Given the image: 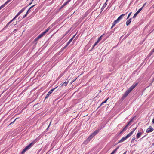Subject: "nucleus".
<instances>
[{"instance_id":"1","label":"nucleus","mask_w":154,"mask_h":154,"mask_svg":"<svg viewBox=\"0 0 154 154\" xmlns=\"http://www.w3.org/2000/svg\"><path fill=\"white\" fill-rule=\"evenodd\" d=\"M138 83H136L133 84L129 89H128L126 92L124 93L122 97V99L123 100L125 99L129 94L135 88L137 85Z\"/></svg>"},{"instance_id":"2","label":"nucleus","mask_w":154,"mask_h":154,"mask_svg":"<svg viewBox=\"0 0 154 154\" xmlns=\"http://www.w3.org/2000/svg\"><path fill=\"white\" fill-rule=\"evenodd\" d=\"M138 83H136L133 84L129 89H128L126 92L124 93L122 97V99L123 100L125 99L129 94L135 88L137 85Z\"/></svg>"},{"instance_id":"3","label":"nucleus","mask_w":154,"mask_h":154,"mask_svg":"<svg viewBox=\"0 0 154 154\" xmlns=\"http://www.w3.org/2000/svg\"><path fill=\"white\" fill-rule=\"evenodd\" d=\"M138 83H136L133 84L129 89H128L126 92L124 93L122 97V99L123 100L125 99L129 94L135 88L137 85Z\"/></svg>"},{"instance_id":"4","label":"nucleus","mask_w":154,"mask_h":154,"mask_svg":"<svg viewBox=\"0 0 154 154\" xmlns=\"http://www.w3.org/2000/svg\"><path fill=\"white\" fill-rule=\"evenodd\" d=\"M100 131V130H96L94 131L91 135H90L89 137L87 139L86 141L84 142L85 143L86 141H89L95 135H96Z\"/></svg>"},{"instance_id":"5","label":"nucleus","mask_w":154,"mask_h":154,"mask_svg":"<svg viewBox=\"0 0 154 154\" xmlns=\"http://www.w3.org/2000/svg\"><path fill=\"white\" fill-rule=\"evenodd\" d=\"M37 140H35L29 145L27 146L22 151V154H23L27 150L29 149L35 143H36Z\"/></svg>"},{"instance_id":"6","label":"nucleus","mask_w":154,"mask_h":154,"mask_svg":"<svg viewBox=\"0 0 154 154\" xmlns=\"http://www.w3.org/2000/svg\"><path fill=\"white\" fill-rule=\"evenodd\" d=\"M37 140H35L29 145L27 146L22 151V154H23L27 150L29 149L35 143H36Z\"/></svg>"},{"instance_id":"7","label":"nucleus","mask_w":154,"mask_h":154,"mask_svg":"<svg viewBox=\"0 0 154 154\" xmlns=\"http://www.w3.org/2000/svg\"><path fill=\"white\" fill-rule=\"evenodd\" d=\"M25 8H23L21 10H20L18 14L16 15V16L14 17L11 21H10L6 25V26H7L8 25L11 23L12 21H13L16 17H17L23 11H24L25 10Z\"/></svg>"},{"instance_id":"8","label":"nucleus","mask_w":154,"mask_h":154,"mask_svg":"<svg viewBox=\"0 0 154 154\" xmlns=\"http://www.w3.org/2000/svg\"><path fill=\"white\" fill-rule=\"evenodd\" d=\"M75 35H74L71 38L69 41L67 42V44L63 48L61 49L62 51H63L64 49H65L66 47L69 45L71 43V42L72 41L73 39L75 37Z\"/></svg>"},{"instance_id":"9","label":"nucleus","mask_w":154,"mask_h":154,"mask_svg":"<svg viewBox=\"0 0 154 154\" xmlns=\"http://www.w3.org/2000/svg\"><path fill=\"white\" fill-rule=\"evenodd\" d=\"M49 30V28H48L46 29L43 32H42L41 34H40L39 35V38L43 37L48 32V31Z\"/></svg>"},{"instance_id":"10","label":"nucleus","mask_w":154,"mask_h":154,"mask_svg":"<svg viewBox=\"0 0 154 154\" xmlns=\"http://www.w3.org/2000/svg\"><path fill=\"white\" fill-rule=\"evenodd\" d=\"M131 136L128 134L125 137H122L121 140L119 142V143H121L124 141L127 138H129Z\"/></svg>"},{"instance_id":"11","label":"nucleus","mask_w":154,"mask_h":154,"mask_svg":"<svg viewBox=\"0 0 154 154\" xmlns=\"http://www.w3.org/2000/svg\"><path fill=\"white\" fill-rule=\"evenodd\" d=\"M57 88V87H56L55 88H53L52 89H51V90H50V91H49L48 93L47 94L46 96L45 97V99H46L47 98L48 96H49V95L51 94L52 93V92H53V91L55 89Z\"/></svg>"},{"instance_id":"12","label":"nucleus","mask_w":154,"mask_h":154,"mask_svg":"<svg viewBox=\"0 0 154 154\" xmlns=\"http://www.w3.org/2000/svg\"><path fill=\"white\" fill-rule=\"evenodd\" d=\"M142 8L139 9L137 12L134 14L133 18H134L137 15L140 13V12L142 10Z\"/></svg>"},{"instance_id":"13","label":"nucleus","mask_w":154,"mask_h":154,"mask_svg":"<svg viewBox=\"0 0 154 154\" xmlns=\"http://www.w3.org/2000/svg\"><path fill=\"white\" fill-rule=\"evenodd\" d=\"M104 35V34L102 35L98 38L97 42H96L94 45H93V48H94L96 45H97V44L101 40L102 37Z\"/></svg>"},{"instance_id":"14","label":"nucleus","mask_w":154,"mask_h":154,"mask_svg":"<svg viewBox=\"0 0 154 154\" xmlns=\"http://www.w3.org/2000/svg\"><path fill=\"white\" fill-rule=\"evenodd\" d=\"M127 13V12L126 14H122V15H121L120 16H119L118 17V18L117 19V20L119 22L120 20H121L122 18Z\"/></svg>"},{"instance_id":"15","label":"nucleus","mask_w":154,"mask_h":154,"mask_svg":"<svg viewBox=\"0 0 154 154\" xmlns=\"http://www.w3.org/2000/svg\"><path fill=\"white\" fill-rule=\"evenodd\" d=\"M153 130V128L151 126H150L149 127V128L146 130V132L147 133L151 132Z\"/></svg>"},{"instance_id":"16","label":"nucleus","mask_w":154,"mask_h":154,"mask_svg":"<svg viewBox=\"0 0 154 154\" xmlns=\"http://www.w3.org/2000/svg\"><path fill=\"white\" fill-rule=\"evenodd\" d=\"M69 82V80H68L67 79H66V81L63 82L62 84V85H61V86L62 87H63V86H66L67 84H68V82Z\"/></svg>"},{"instance_id":"17","label":"nucleus","mask_w":154,"mask_h":154,"mask_svg":"<svg viewBox=\"0 0 154 154\" xmlns=\"http://www.w3.org/2000/svg\"><path fill=\"white\" fill-rule=\"evenodd\" d=\"M127 128H128V127L126 125V126L123 128L122 131L120 132L119 134H120L122 133L124 131H126V130L127 129Z\"/></svg>"},{"instance_id":"18","label":"nucleus","mask_w":154,"mask_h":154,"mask_svg":"<svg viewBox=\"0 0 154 154\" xmlns=\"http://www.w3.org/2000/svg\"><path fill=\"white\" fill-rule=\"evenodd\" d=\"M131 18H130V19L128 20L127 21H126V24L127 26H128V25H129L130 24V23L131 22Z\"/></svg>"},{"instance_id":"19","label":"nucleus","mask_w":154,"mask_h":154,"mask_svg":"<svg viewBox=\"0 0 154 154\" xmlns=\"http://www.w3.org/2000/svg\"><path fill=\"white\" fill-rule=\"evenodd\" d=\"M71 0H68L61 7V8H63L64 6L67 5L68 3Z\"/></svg>"},{"instance_id":"20","label":"nucleus","mask_w":154,"mask_h":154,"mask_svg":"<svg viewBox=\"0 0 154 154\" xmlns=\"http://www.w3.org/2000/svg\"><path fill=\"white\" fill-rule=\"evenodd\" d=\"M106 1H107V0ZM106 2H107V1H106L105 2V3L103 4V6L102 7V8H101V10L102 11H103V10L104 9L105 7L106 6V5H107Z\"/></svg>"},{"instance_id":"21","label":"nucleus","mask_w":154,"mask_h":154,"mask_svg":"<svg viewBox=\"0 0 154 154\" xmlns=\"http://www.w3.org/2000/svg\"><path fill=\"white\" fill-rule=\"evenodd\" d=\"M142 134V133L141 132H139L137 133L136 137L137 138H138L140 137L141 136V134Z\"/></svg>"},{"instance_id":"22","label":"nucleus","mask_w":154,"mask_h":154,"mask_svg":"<svg viewBox=\"0 0 154 154\" xmlns=\"http://www.w3.org/2000/svg\"><path fill=\"white\" fill-rule=\"evenodd\" d=\"M137 128H134L133 129V130L131 132H130L128 134L130 136H131L132 134H133V133H134V131Z\"/></svg>"},{"instance_id":"23","label":"nucleus","mask_w":154,"mask_h":154,"mask_svg":"<svg viewBox=\"0 0 154 154\" xmlns=\"http://www.w3.org/2000/svg\"><path fill=\"white\" fill-rule=\"evenodd\" d=\"M119 146L117 147L115 150H114L110 154H114L117 150V149L119 148Z\"/></svg>"},{"instance_id":"24","label":"nucleus","mask_w":154,"mask_h":154,"mask_svg":"<svg viewBox=\"0 0 154 154\" xmlns=\"http://www.w3.org/2000/svg\"><path fill=\"white\" fill-rule=\"evenodd\" d=\"M119 146L117 147L115 150H114L110 154H114L117 150V149L119 148Z\"/></svg>"},{"instance_id":"25","label":"nucleus","mask_w":154,"mask_h":154,"mask_svg":"<svg viewBox=\"0 0 154 154\" xmlns=\"http://www.w3.org/2000/svg\"><path fill=\"white\" fill-rule=\"evenodd\" d=\"M108 98H107V99L106 100H105L104 101H103V102H102L101 103V104L99 106V107H100V106H101L104 103H106V102H107V100H108Z\"/></svg>"},{"instance_id":"26","label":"nucleus","mask_w":154,"mask_h":154,"mask_svg":"<svg viewBox=\"0 0 154 154\" xmlns=\"http://www.w3.org/2000/svg\"><path fill=\"white\" fill-rule=\"evenodd\" d=\"M34 6V5H33V6H31L29 8V10L27 11L26 13H29L30 12V9Z\"/></svg>"},{"instance_id":"27","label":"nucleus","mask_w":154,"mask_h":154,"mask_svg":"<svg viewBox=\"0 0 154 154\" xmlns=\"http://www.w3.org/2000/svg\"><path fill=\"white\" fill-rule=\"evenodd\" d=\"M118 22H119V21L117 20H116L114 21L112 24L115 26Z\"/></svg>"},{"instance_id":"28","label":"nucleus","mask_w":154,"mask_h":154,"mask_svg":"<svg viewBox=\"0 0 154 154\" xmlns=\"http://www.w3.org/2000/svg\"><path fill=\"white\" fill-rule=\"evenodd\" d=\"M131 12H130V13H129V14H128V17H127V19L129 18V17L131 15Z\"/></svg>"},{"instance_id":"29","label":"nucleus","mask_w":154,"mask_h":154,"mask_svg":"<svg viewBox=\"0 0 154 154\" xmlns=\"http://www.w3.org/2000/svg\"><path fill=\"white\" fill-rule=\"evenodd\" d=\"M153 53V52H152V51H151V52L149 53V55H148V56H150Z\"/></svg>"},{"instance_id":"30","label":"nucleus","mask_w":154,"mask_h":154,"mask_svg":"<svg viewBox=\"0 0 154 154\" xmlns=\"http://www.w3.org/2000/svg\"><path fill=\"white\" fill-rule=\"evenodd\" d=\"M77 79V78L73 80H72V81L71 82V84L73 82H74Z\"/></svg>"},{"instance_id":"31","label":"nucleus","mask_w":154,"mask_h":154,"mask_svg":"<svg viewBox=\"0 0 154 154\" xmlns=\"http://www.w3.org/2000/svg\"><path fill=\"white\" fill-rule=\"evenodd\" d=\"M131 124V122H129L126 125L127 127L129 125Z\"/></svg>"},{"instance_id":"32","label":"nucleus","mask_w":154,"mask_h":154,"mask_svg":"<svg viewBox=\"0 0 154 154\" xmlns=\"http://www.w3.org/2000/svg\"><path fill=\"white\" fill-rule=\"evenodd\" d=\"M135 139V137H134L131 140V142H133Z\"/></svg>"},{"instance_id":"33","label":"nucleus","mask_w":154,"mask_h":154,"mask_svg":"<svg viewBox=\"0 0 154 154\" xmlns=\"http://www.w3.org/2000/svg\"><path fill=\"white\" fill-rule=\"evenodd\" d=\"M134 117H133V118H132L131 119V120H130V121H129L130 122H133V119L134 118Z\"/></svg>"},{"instance_id":"34","label":"nucleus","mask_w":154,"mask_h":154,"mask_svg":"<svg viewBox=\"0 0 154 154\" xmlns=\"http://www.w3.org/2000/svg\"><path fill=\"white\" fill-rule=\"evenodd\" d=\"M51 122H50V123L49 125L48 126L47 128L46 129V130H47L48 129V128H49V127H50V124H51Z\"/></svg>"},{"instance_id":"35","label":"nucleus","mask_w":154,"mask_h":154,"mask_svg":"<svg viewBox=\"0 0 154 154\" xmlns=\"http://www.w3.org/2000/svg\"><path fill=\"white\" fill-rule=\"evenodd\" d=\"M62 75H63L62 74H60V75L58 77V79L60 78L62 76Z\"/></svg>"},{"instance_id":"36","label":"nucleus","mask_w":154,"mask_h":154,"mask_svg":"<svg viewBox=\"0 0 154 154\" xmlns=\"http://www.w3.org/2000/svg\"><path fill=\"white\" fill-rule=\"evenodd\" d=\"M27 13H26V14L23 17V18L25 17H26L27 16Z\"/></svg>"},{"instance_id":"37","label":"nucleus","mask_w":154,"mask_h":154,"mask_svg":"<svg viewBox=\"0 0 154 154\" xmlns=\"http://www.w3.org/2000/svg\"><path fill=\"white\" fill-rule=\"evenodd\" d=\"M69 30L67 32H66V34H66H67L69 31Z\"/></svg>"},{"instance_id":"38","label":"nucleus","mask_w":154,"mask_h":154,"mask_svg":"<svg viewBox=\"0 0 154 154\" xmlns=\"http://www.w3.org/2000/svg\"><path fill=\"white\" fill-rule=\"evenodd\" d=\"M146 4V3H145L143 5V6H142V7L141 8H142V9L145 6V5Z\"/></svg>"},{"instance_id":"39","label":"nucleus","mask_w":154,"mask_h":154,"mask_svg":"<svg viewBox=\"0 0 154 154\" xmlns=\"http://www.w3.org/2000/svg\"><path fill=\"white\" fill-rule=\"evenodd\" d=\"M114 25H113L112 24V26H111V29L112 28L114 27Z\"/></svg>"},{"instance_id":"40","label":"nucleus","mask_w":154,"mask_h":154,"mask_svg":"<svg viewBox=\"0 0 154 154\" xmlns=\"http://www.w3.org/2000/svg\"><path fill=\"white\" fill-rule=\"evenodd\" d=\"M151 51H152V52H154V48Z\"/></svg>"},{"instance_id":"41","label":"nucleus","mask_w":154,"mask_h":154,"mask_svg":"<svg viewBox=\"0 0 154 154\" xmlns=\"http://www.w3.org/2000/svg\"><path fill=\"white\" fill-rule=\"evenodd\" d=\"M15 120H14L13 122H11V123H10V125H11V124H12V123H13V122H14V121Z\"/></svg>"},{"instance_id":"42","label":"nucleus","mask_w":154,"mask_h":154,"mask_svg":"<svg viewBox=\"0 0 154 154\" xmlns=\"http://www.w3.org/2000/svg\"><path fill=\"white\" fill-rule=\"evenodd\" d=\"M152 123L154 124V118L153 119L152 121Z\"/></svg>"},{"instance_id":"43","label":"nucleus","mask_w":154,"mask_h":154,"mask_svg":"<svg viewBox=\"0 0 154 154\" xmlns=\"http://www.w3.org/2000/svg\"><path fill=\"white\" fill-rule=\"evenodd\" d=\"M17 31V30L16 29H15L14 30V32L16 31Z\"/></svg>"},{"instance_id":"44","label":"nucleus","mask_w":154,"mask_h":154,"mask_svg":"<svg viewBox=\"0 0 154 154\" xmlns=\"http://www.w3.org/2000/svg\"><path fill=\"white\" fill-rule=\"evenodd\" d=\"M38 39V36L35 39V40H37Z\"/></svg>"},{"instance_id":"45","label":"nucleus","mask_w":154,"mask_h":154,"mask_svg":"<svg viewBox=\"0 0 154 154\" xmlns=\"http://www.w3.org/2000/svg\"><path fill=\"white\" fill-rule=\"evenodd\" d=\"M126 152H125L123 154H126Z\"/></svg>"},{"instance_id":"46","label":"nucleus","mask_w":154,"mask_h":154,"mask_svg":"<svg viewBox=\"0 0 154 154\" xmlns=\"http://www.w3.org/2000/svg\"><path fill=\"white\" fill-rule=\"evenodd\" d=\"M152 6H153V7H154V5H153Z\"/></svg>"},{"instance_id":"47","label":"nucleus","mask_w":154,"mask_h":154,"mask_svg":"<svg viewBox=\"0 0 154 154\" xmlns=\"http://www.w3.org/2000/svg\"><path fill=\"white\" fill-rule=\"evenodd\" d=\"M101 91L100 90V91L99 92H101Z\"/></svg>"}]
</instances>
